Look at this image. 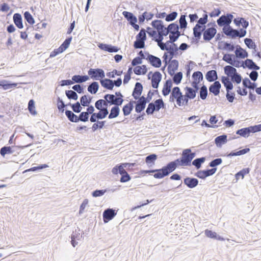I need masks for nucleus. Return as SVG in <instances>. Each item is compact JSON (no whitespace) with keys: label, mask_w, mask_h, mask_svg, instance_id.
Segmentation results:
<instances>
[{"label":"nucleus","mask_w":261,"mask_h":261,"mask_svg":"<svg viewBox=\"0 0 261 261\" xmlns=\"http://www.w3.org/2000/svg\"><path fill=\"white\" fill-rule=\"evenodd\" d=\"M124 18L128 21L129 24H133L137 22V18L132 13L124 11L122 12Z\"/></svg>","instance_id":"393cba45"},{"label":"nucleus","mask_w":261,"mask_h":261,"mask_svg":"<svg viewBox=\"0 0 261 261\" xmlns=\"http://www.w3.org/2000/svg\"><path fill=\"white\" fill-rule=\"evenodd\" d=\"M110 190L106 189L104 190H96L92 192V196L94 197H100L103 196L107 192Z\"/></svg>","instance_id":"338daca9"},{"label":"nucleus","mask_w":261,"mask_h":261,"mask_svg":"<svg viewBox=\"0 0 261 261\" xmlns=\"http://www.w3.org/2000/svg\"><path fill=\"white\" fill-rule=\"evenodd\" d=\"M162 74L159 71H155L152 75L151 77V86L154 88L156 89L159 87L160 82L162 80Z\"/></svg>","instance_id":"ddd939ff"},{"label":"nucleus","mask_w":261,"mask_h":261,"mask_svg":"<svg viewBox=\"0 0 261 261\" xmlns=\"http://www.w3.org/2000/svg\"><path fill=\"white\" fill-rule=\"evenodd\" d=\"M172 80L174 84L178 85L181 83L182 79V73L181 72H178L176 73H174L172 76Z\"/></svg>","instance_id":"09e8293b"},{"label":"nucleus","mask_w":261,"mask_h":261,"mask_svg":"<svg viewBox=\"0 0 261 261\" xmlns=\"http://www.w3.org/2000/svg\"><path fill=\"white\" fill-rule=\"evenodd\" d=\"M222 31L225 35L232 39H234L237 37H243L247 33L246 31L243 29H240L239 30L233 29L230 25L223 28Z\"/></svg>","instance_id":"f03ea898"},{"label":"nucleus","mask_w":261,"mask_h":261,"mask_svg":"<svg viewBox=\"0 0 261 261\" xmlns=\"http://www.w3.org/2000/svg\"><path fill=\"white\" fill-rule=\"evenodd\" d=\"M205 29V26L203 27H200L199 25H195L193 28V35L194 37L197 40H199L201 38L202 33H203V31Z\"/></svg>","instance_id":"c756f323"},{"label":"nucleus","mask_w":261,"mask_h":261,"mask_svg":"<svg viewBox=\"0 0 261 261\" xmlns=\"http://www.w3.org/2000/svg\"><path fill=\"white\" fill-rule=\"evenodd\" d=\"M89 115L86 112H82L77 117L78 122L82 121L86 122L88 121Z\"/></svg>","instance_id":"e2e57ef3"},{"label":"nucleus","mask_w":261,"mask_h":261,"mask_svg":"<svg viewBox=\"0 0 261 261\" xmlns=\"http://www.w3.org/2000/svg\"><path fill=\"white\" fill-rule=\"evenodd\" d=\"M100 83L102 87L104 88L112 90L114 88V82L109 79H103L100 80Z\"/></svg>","instance_id":"a878e982"},{"label":"nucleus","mask_w":261,"mask_h":261,"mask_svg":"<svg viewBox=\"0 0 261 261\" xmlns=\"http://www.w3.org/2000/svg\"><path fill=\"white\" fill-rule=\"evenodd\" d=\"M168 28L170 32V34H180V32L179 31V27L177 23L175 22L169 24L168 25Z\"/></svg>","instance_id":"49530a36"},{"label":"nucleus","mask_w":261,"mask_h":261,"mask_svg":"<svg viewBox=\"0 0 261 261\" xmlns=\"http://www.w3.org/2000/svg\"><path fill=\"white\" fill-rule=\"evenodd\" d=\"M24 19L30 24H33L35 23V20L32 15L29 11H25L24 13Z\"/></svg>","instance_id":"0e129e2a"},{"label":"nucleus","mask_w":261,"mask_h":261,"mask_svg":"<svg viewBox=\"0 0 261 261\" xmlns=\"http://www.w3.org/2000/svg\"><path fill=\"white\" fill-rule=\"evenodd\" d=\"M117 213L113 208H108L105 210L103 213V220L105 223H108L109 221L114 218L116 215Z\"/></svg>","instance_id":"9b49d317"},{"label":"nucleus","mask_w":261,"mask_h":261,"mask_svg":"<svg viewBox=\"0 0 261 261\" xmlns=\"http://www.w3.org/2000/svg\"><path fill=\"white\" fill-rule=\"evenodd\" d=\"M221 82L226 88V92L230 91L233 89L232 81L227 76H223L221 77Z\"/></svg>","instance_id":"c85d7f7f"},{"label":"nucleus","mask_w":261,"mask_h":261,"mask_svg":"<svg viewBox=\"0 0 261 261\" xmlns=\"http://www.w3.org/2000/svg\"><path fill=\"white\" fill-rule=\"evenodd\" d=\"M205 79L209 82L217 81L218 75L216 70H211L208 71L205 74Z\"/></svg>","instance_id":"bb28decb"},{"label":"nucleus","mask_w":261,"mask_h":261,"mask_svg":"<svg viewBox=\"0 0 261 261\" xmlns=\"http://www.w3.org/2000/svg\"><path fill=\"white\" fill-rule=\"evenodd\" d=\"M143 91V86L141 83L137 82L134 88L132 96L135 100H137L141 96Z\"/></svg>","instance_id":"2eb2a0df"},{"label":"nucleus","mask_w":261,"mask_h":261,"mask_svg":"<svg viewBox=\"0 0 261 261\" xmlns=\"http://www.w3.org/2000/svg\"><path fill=\"white\" fill-rule=\"evenodd\" d=\"M18 84L16 83H12L10 81L3 80H1V88H2L4 90L13 89L17 87Z\"/></svg>","instance_id":"412c9836"},{"label":"nucleus","mask_w":261,"mask_h":261,"mask_svg":"<svg viewBox=\"0 0 261 261\" xmlns=\"http://www.w3.org/2000/svg\"><path fill=\"white\" fill-rule=\"evenodd\" d=\"M185 90H186V97L190 98V99H194L198 91L196 89L189 87H186Z\"/></svg>","instance_id":"2f4dec72"},{"label":"nucleus","mask_w":261,"mask_h":261,"mask_svg":"<svg viewBox=\"0 0 261 261\" xmlns=\"http://www.w3.org/2000/svg\"><path fill=\"white\" fill-rule=\"evenodd\" d=\"M156 159L157 155L155 154L152 153L146 157L145 162L148 165L149 164H154Z\"/></svg>","instance_id":"69168bd1"},{"label":"nucleus","mask_w":261,"mask_h":261,"mask_svg":"<svg viewBox=\"0 0 261 261\" xmlns=\"http://www.w3.org/2000/svg\"><path fill=\"white\" fill-rule=\"evenodd\" d=\"M227 141V135L225 134L218 136L215 139V143L218 147H221Z\"/></svg>","instance_id":"473e14b6"},{"label":"nucleus","mask_w":261,"mask_h":261,"mask_svg":"<svg viewBox=\"0 0 261 261\" xmlns=\"http://www.w3.org/2000/svg\"><path fill=\"white\" fill-rule=\"evenodd\" d=\"M98 46L100 49L109 53H117L119 50V48L117 46L102 43H99Z\"/></svg>","instance_id":"4468645a"},{"label":"nucleus","mask_w":261,"mask_h":261,"mask_svg":"<svg viewBox=\"0 0 261 261\" xmlns=\"http://www.w3.org/2000/svg\"><path fill=\"white\" fill-rule=\"evenodd\" d=\"M249 172L250 169L249 168H244L239 172H237L235 175V177L237 180L239 179L240 177H241L243 179L244 178V176L246 174H248Z\"/></svg>","instance_id":"4d7b16f0"},{"label":"nucleus","mask_w":261,"mask_h":261,"mask_svg":"<svg viewBox=\"0 0 261 261\" xmlns=\"http://www.w3.org/2000/svg\"><path fill=\"white\" fill-rule=\"evenodd\" d=\"M165 107V103L162 98L155 100L154 102H150L146 110L147 115H152L155 111H159Z\"/></svg>","instance_id":"20e7f679"},{"label":"nucleus","mask_w":261,"mask_h":261,"mask_svg":"<svg viewBox=\"0 0 261 261\" xmlns=\"http://www.w3.org/2000/svg\"><path fill=\"white\" fill-rule=\"evenodd\" d=\"M241 66H243V68L247 67L248 69L253 70H257L260 68L252 60L249 59H247L245 62L243 63Z\"/></svg>","instance_id":"a211bd4d"},{"label":"nucleus","mask_w":261,"mask_h":261,"mask_svg":"<svg viewBox=\"0 0 261 261\" xmlns=\"http://www.w3.org/2000/svg\"><path fill=\"white\" fill-rule=\"evenodd\" d=\"M221 85L219 81H215L209 87V91L213 93L215 96H217L220 93V90Z\"/></svg>","instance_id":"aec40b11"},{"label":"nucleus","mask_w":261,"mask_h":261,"mask_svg":"<svg viewBox=\"0 0 261 261\" xmlns=\"http://www.w3.org/2000/svg\"><path fill=\"white\" fill-rule=\"evenodd\" d=\"M250 151V148H245L244 149H243L242 150H240L239 151H232L230 152L229 154L227 155V156L228 157H231L232 156H239L245 154Z\"/></svg>","instance_id":"79ce46f5"},{"label":"nucleus","mask_w":261,"mask_h":261,"mask_svg":"<svg viewBox=\"0 0 261 261\" xmlns=\"http://www.w3.org/2000/svg\"><path fill=\"white\" fill-rule=\"evenodd\" d=\"M250 131L249 127L243 128L238 129L236 132V134L244 138H247L249 136Z\"/></svg>","instance_id":"a18cd8bd"},{"label":"nucleus","mask_w":261,"mask_h":261,"mask_svg":"<svg viewBox=\"0 0 261 261\" xmlns=\"http://www.w3.org/2000/svg\"><path fill=\"white\" fill-rule=\"evenodd\" d=\"M172 87V82L171 79H168L166 81L165 83L164 84L163 88L162 89V94L164 96H166L170 93L171 92V88Z\"/></svg>","instance_id":"4be33fe9"},{"label":"nucleus","mask_w":261,"mask_h":261,"mask_svg":"<svg viewBox=\"0 0 261 261\" xmlns=\"http://www.w3.org/2000/svg\"><path fill=\"white\" fill-rule=\"evenodd\" d=\"M235 58V56L233 54H227L223 56V60L230 65L232 64L233 59Z\"/></svg>","instance_id":"774afa93"},{"label":"nucleus","mask_w":261,"mask_h":261,"mask_svg":"<svg viewBox=\"0 0 261 261\" xmlns=\"http://www.w3.org/2000/svg\"><path fill=\"white\" fill-rule=\"evenodd\" d=\"M104 99L108 98L110 106L114 105V106H120L122 104V100L119 98H116L114 94H107L103 97Z\"/></svg>","instance_id":"9d476101"},{"label":"nucleus","mask_w":261,"mask_h":261,"mask_svg":"<svg viewBox=\"0 0 261 261\" xmlns=\"http://www.w3.org/2000/svg\"><path fill=\"white\" fill-rule=\"evenodd\" d=\"M178 47L177 45L173 43L172 45H170L167 49V52L169 54V60H171L174 57H175L178 54Z\"/></svg>","instance_id":"5701e85b"},{"label":"nucleus","mask_w":261,"mask_h":261,"mask_svg":"<svg viewBox=\"0 0 261 261\" xmlns=\"http://www.w3.org/2000/svg\"><path fill=\"white\" fill-rule=\"evenodd\" d=\"M207 18L208 15L205 12V13L203 14L202 17L198 19L197 23L195 25H199V26L200 27H203V26H205V24L207 22Z\"/></svg>","instance_id":"864d4df0"},{"label":"nucleus","mask_w":261,"mask_h":261,"mask_svg":"<svg viewBox=\"0 0 261 261\" xmlns=\"http://www.w3.org/2000/svg\"><path fill=\"white\" fill-rule=\"evenodd\" d=\"M234 46L227 42L221 41L219 43V48L223 50H226L229 51H232L234 49Z\"/></svg>","instance_id":"f704fd0d"},{"label":"nucleus","mask_w":261,"mask_h":261,"mask_svg":"<svg viewBox=\"0 0 261 261\" xmlns=\"http://www.w3.org/2000/svg\"><path fill=\"white\" fill-rule=\"evenodd\" d=\"M65 94L67 98L69 99L77 100L78 98V95L77 93L73 90H66L65 91Z\"/></svg>","instance_id":"6e6d98bb"},{"label":"nucleus","mask_w":261,"mask_h":261,"mask_svg":"<svg viewBox=\"0 0 261 261\" xmlns=\"http://www.w3.org/2000/svg\"><path fill=\"white\" fill-rule=\"evenodd\" d=\"M171 94L175 98L182 97V93L178 87H174L173 88Z\"/></svg>","instance_id":"3c124183"},{"label":"nucleus","mask_w":261,"mask_h":261,"mask_svg":"<svg viewBox=\"0 0 261 261\" xmlns=\"http://www.w3.org/2000/svg\"><path fill=\"white\" fill-rule=\"evenodd\" d=\"M65 115L67 117L68 119L72 122L77 123L78 122L77 117L72 111L70 110H66L65 112Z\"/></svg>","instance_id":"ea45409f"},{"label":"nucleus","mask_w":261,"mask_h":261,"mask_svg":"<svg viewBox=\"0 0 261 261\" xmlns=\"http://www.w3.org/2000/svg\"><path fill=\"white\" fill-rule=\"evenodd\" d=\"M99 84L97 82H93L88 86V91L92 94H95L99 89Z\"/></svg>","instance_id":"58836bf2"},{"label":"nucleus","mask_w":261,"mask_h":261,"mask_svg":"<svg viewBox=\"0 0 261 261\" xmlns=\"http://www.w3.org/2000/svg\"><path fill=\"white\" fill-rule=\"evenodd\" d=\"M106 123V121H98L97 120L95 123H94L92 126V129L93 132L96 131L97 129H102L105 124Z\"/></svg>","instance_id":"603ef678"},{"label":"nucleus","mask_w":261,"mask_h":261,"mask_svg":"<svg viewBox=\"0 0 261 261\" xmlns=\"http://www.w3.org/2000/svg\"><path fill=\"white\" fill-rule=\"evenodd\" d=\"M88 76L93 80H101L105 77L104 70L101 68H90L88 71Z\"/></svg>","instance_id":"423d86ee"},{"label":"nucleus","mask_w":261,"mask_h":261,"mask_svg":"<svg viewBox=\"0 0 261 261\" xmlns=\"http://www.w3.org/2000/svg\"><path fill=\"white\" fill-rule=\"evenodd\" d=\"M198 180L194 177H186L184 179V183L189 188L193 189L198 185Z\"/></svg>","instance_id":"dca6fc26"},{"label":"nucleus","mask_w":261,"mask_h":261,"mask_svg":"<svg viewBox=\"0 0 261 261\" xmlns=\"http://www.w3.org/2000/svg\"><path fill=\"white\" fill-rule=\"evenodd\" d=\"M146 39V31L142 28L136 36V40L134 42V47L136 49H141L145 47V41Z\"/></svg>","instance_id":"39448f33"},{"label":"nucleus","mask_w":261,"mask_h":261,"mask_svg":"<svg viewBox=\"0 0 261 261\" xmlns=\"http://www.w3.org/2000/svg\"><path fill=\"white\" fill-rule=\"evenodd\" d=\"M72 39V37L71 36L67 38L59 47L60 48V50L63 51L65 50L69 47Z\"/></svg>","instance_id":"5fc2aeb1"},{"label":"nucleus","mask_w":261,"mask_h":261,"mask_svg":"<svg viewBox=\"0 0 261 261\" xmlns=\"http://www.w3.org/2000/svg\"><path fill=\"white\" fill-rule=\"evenodd\" d=\"M195 156L196 153L192 152L190 148L184 149L180 158L170 162L166 165L169 174L174 171L177 167L190 166L192 160Z\"/></svg>","instance_id":"f257e3e1"},{"label":"nucleus","mask_w":261,"mask_h":261,"mask_svg":"<svg viewBox=\"0 0 261 261\" xmlns=\"http://www.w3.org/2000/svg\"><path fill=\"white\" fill-rule=\"evenodd\" d=\"M234 53L236 57L240 59H245L248 56V52L239 45L236 46V49Z\"/></svg>","instance_id":"b1692460"},{"label":"nucleus","mask_w":261,"mask_h":261,"mask_svg":"<svg viewBox=\"0 0 261 261\" xmlns=\"http://www.w3.org/2000/svg\"><path fill=\"white\" fill-rule=\"evenodd\" d=\"M28 110L32 115H35L37 114V112L35 110V101L33 99L29 100L28 103Z\"/></svg>","instance_id":"bf43d9fd"},{"label":"nucleus","mask_w":261,"mask_h":261,"mask_svg":"<svg viewBox=\"0 0 261 261\" xmlns=\"http://www.w3.org/2000/svg\"><path fill=\"white\" fill-rule=\"evenodd\" d=\"M120 174L121 175L120 179V181L121 182H125L130 179V175L128 174L125 169L122 170V172Z\"/></svg>","instance_id":"680f3d73"},{"label":"nucleus","mask_w":261,"mask_h":261,"mask_svg":"<svg viewBox=\"0 0 261 261\" xmlns=\"http://www.w3.org/2000/svg\"><path fill=\"white\" fill-rule=\"evenodd\" d=\"M233 15L231 14L228 13L226 15H222L217 20V24L220 27L223 28L230 26L232 19Z\"/></svg>","instance_id":"0eeeda50"},{"label":"nucleus","mask_w":261,"mask_h":261,"mask_svg":"<svg viewBox=\"0 0 261 261\" xmlns=\"http://www.w3.org/2000/svg\"><path fill=\"white\" fill-rule=\"evenodd\" d=\"M147 71L146 65L136 66L134 69V73L137 75L145 74Z\"/></svg>","instance_id":"a19ab883"},{"label":"nucleus","mask_w":261,"mask_h":261,"mask_svg":"<svg viewBox=\"0 0 261 261\" xmlns=\"http://www.w3.org/2000/svg\"><path fill=\"white\" fill-rule=\"evenodd\" d=\"M11 146H5L0 149V153L2 156L5 157L6 154H12L14 152Z\"/></svg>","instance_id":"de8ad7c7"},{"label":"nucleus","mask_w":261,"mask_h":261,"mask_svg":"<svg viewBox=\"0 0 261 261\" xmlns=\"http://www.w3.org/2000/svg\"><path fill=\"white\" fill-rule=\"evenodd\" d=\"M205 161V157H201L194 159L191 163L192 165L194 166L197 169L201 168V165Z\"/></svg>","instance_id":"c03bdc74"},{"label":"nucleus","mask_w":261,"mask_h":261,"mask_svg":"<svg viewBox=\"0 0 261 261\" xmlns=\"http://www.w3.org/2000/svg\"><path fill=\"white\" fill-rule=\"evenodd\" d=\"M134 102L129 101L122 108V112L124 116H127L130 114L134 108Z\"/></svg>","instance_id":"72a5a7b5"},{"label":"nucleus","mask_w":261,"mask_h":261,"mask_svg":"<svg viewBox=\"0 0 261 261\" xmlns=\"http://www.w3.org/2000/svg\"><path fill=\"white\" fill-rule=\"evenodd\" d=\"M186 15H181L179 19V28L181 29H185L187 26V22L186 19Z\"/></svg>","instance_id":"052dcab7"},{"label":"nucleus","mask_w":261,"mask_h":261,"mask_svg":"<svg viewBox=\"0 0 261 261\" xmlns=\"http://www.w3.org/2000/svg\"><path fill=\"white\" fill-rule=\"evenodd\" d=\"M217 33V30L214 27L208 28L205 29L203 33V38L205 41L211 40Z\"/></svg>","instance_id":"1a4fd4ad"},{"label":"nucleus","mask_w":261,"mask_h":261,"mask_svg":"<svg viewBox=\"0 0 261 261\" xmlns=\"http://www.w3.org/2000/svg\"><path fill=\"white\" fill-rule=\"evenodd\" d=\"M141 172L142 174L154 173L153 177L156 179H161L169 175L166 165L160 169L141 170Z\"/></svg>","instance_id":"7ed1b4c3"},{"label":"nucleus","mask_w":261,"mask_h":261,"mask_svg":"<svg viewBox=\"0 0 261 261\" xmlns=\"http://www.w3.org/2000/svg\"><path fill=\"white\" fill-rule=\"evenodd\" d=\"M13 19L14 23L18 29H21L23 28L21 14L18 13H15L13 15Z\"/></svg>","instance_id":"cd10ccee"},{"label":"nucleus","mask_w":261,"mask_h":261,"mask_svg":"<svg viewBox=\"0 0 261 261\" xmlns=\"http://www.w3.org/2000/svg\"><path fill=\"white\" fill-rule=\"evenodd\" d=\"M119 106H113L111 110L110 113L108 115V118L110 119L115 118L118 117L120 113Z\"/></svg>","instance_id":"4c0bfd02"},{"label":"nucleus","mask_w":261,"mask_h":261,"mask_svg":"<svg viewBox=\"0 0 261 261\" xmlns=\"http://www.w3.org/2000/svg\"><path fill=\"white\" fill-rule=\"evenodd\" d=\"M151 25L154 29L158 31V33L163 30V28L165 27L163 21L158 19L153 20L151 23Z\"/></svg>","instance_id":"c9c22d12"},{"label":"nucleus","mask_w":261,"mask_h":261,"mask_svg":"<svg viewBox=\"0 0 261 261\" xmlns=\"http://www.w3.org/2000/svg\"><path fill=\"white\" fill-rule=\"evenodd\" d=\"M199 90L200 98L202 100L205 99L207 96V89L206 86L203 85Z\"/></svg>","instance_id":"8fccbe9b"},{"label":"nucleus","mask_w":261,"mask_h":261,"mask_svg":"<svg viewBox=\"0 0 261 261\" xmlns=\"http://www.w3.org/2000/svg\"><path fill=\"white\" fill-rule=\"evenodd\" d=\"M89 79V76L87 75H74L72 77L73 83H82L86 82Z\"/></svg>","instance_id":"7c9ffc66"},{"label":"nucleus","mask_w":261,"mask_h":261,"mask_svg":"<svg viewBox=\"0 0 261 261\" xmlns=\"http://www.w3.org/2000/svg\"><path fill=\"white\" fill-rule=\"evenodd\" d=\"M244 43L247 47L250 49H255V48L257 47L255 42H253V40L250 38H245L244 39Z\"/></svg>","instance_id":"13d9d810"},{"label":"nucleus","mask_w":261,"mask_h":261,"mask_svg":"<svg viewBox=\"0 0 261 261\" xmlns=\"http://www.w3.org/2000/svg\"><path fill=\"white\" fill-rule=\"evenodd\" d=\"M110 105L108 98L107 99H100L97 100L95 103V107L96 108H101V107H106Z\"/></svg>","instance_id":"37998d69"},{"label":"nucleus","mask_w":261,"mask_h":261,"mask_svg":"<svg viewBox=\"0 0 261 261\" xmlns=\"http://www.w3.org/2000/svg\"><path fill=\"white\" fill-rule=\"evenodd\" d=\"M146 60L151 66L155 68H159L162 65V61L160 58L152 55L148 54Z\"/></svg>","instance_id":"f8f14e48"},{"label":"nucleus","mask_w":261,"mask_h":261,"mask_svg":"<svg viewBox=\"0 0 261 261\" xmlns=\"http://www.w3.org/2000/svg\"><path fill=\"white\" fill-rule=\"evenodd\" d=\"M179 63L178 61L176 60H172L169 64L167 69L169 74L173 76L175 71L178 69Z\"/></svg>","instance_id":"6ab92c4d"},{"label":"nucleus","mask_w":261,"mask_h":261,"mask_svg":"<svg viewBox=\"0 0 261 261\" xmlns=\"http://www.w3.org/2000/svg\"><path fill=\"white\" fill-rule=\"evenodd\" d=\"M192 78L193 81L191 83V86L193 88L198 90L199 89L198 84L203 79V74L201 71H195L192 74Z\"/></svg>","instance_id":"6e6552de"},{"label":"nucleus","mask_w":261,"mask_h":261,"mask_svg":"<svg viewBox=\"0 0 261 261\" xmlns=\"http://www.w3.org/2000/svg\"><path fill=\"white\" fill-rule=\"evenodd\" d=\"M224 73L228 77H230L237 72V69L231 65H227L224 68Z\"/></svg>","instance_id":"e433bc0d"},{"label":"nucleus","mask_w":261,"mask_h":261,"mask_svg":"<svg viewBox=\"0 0 261 261\" xmlns=\"http://www.w3.org/2000/svg\"><path fill=\"white\" fill-rule=\"evenodd\" d=\"M134 103H135V111L137 113H140L143 111L146 105V103L141 97L137 99V101H132Z\"/></svg>","instance_id":"f3484780"}]
</instances>
